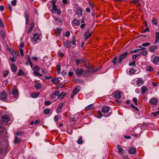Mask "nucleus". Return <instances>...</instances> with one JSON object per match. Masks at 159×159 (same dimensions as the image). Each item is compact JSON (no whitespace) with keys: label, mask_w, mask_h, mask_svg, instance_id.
I'll list each match as a JSON object with an SVG mask.
<instances>
[{"label":"nucleus","mask_w":159,"mask_h":159,"mask_svg":"<svg viewBox=\"0 0 159 159\" xmlns=\"http://www.w3.org/2000/svg\"><path fill=\"white\" fill-rule=\"evenodd\" d=\"M128 53L127 52H125L120 55L119 57V60L117 62V64H120L121 63L123 60L127 56Z\"/></svg>","instance_id":"obj_1"},{"label":"nucleus","mask_w":159,"mask_h":159,"mask_svg":"<svg viewBox=\"0 0 159 159\" xmlns=\"http://www.w3.org/2000/svg\"><path fill=\"white\" fill-rule=\"evenodd\" d=\"M40 40V35L38 33H35L33 35V37L31 40L32 42H35L36 43L37 41Z\"/></svg>","instance_id":"obj_2"},{"label":"nucleus","mask_w":159,"mask_h":159,"mask_svg":"<svg viewBox=\"0 0 159 159\" xmlns=\"http://www.w3.org/2000/svg\"><path fill=\"white\" fill-rule=\"evenodd\" d=\"M12 94L15 98H17L18 97L19 93L16 87H13L12 89Z\"/></svg>","instance_id":"obj_3"},{"label":"nucleus","mask_w":159,"mask_h":159,"mask_svg":"<svg viewBox=\"0 0 159 159\" xmlns=\"http://www.w3.org/2000/svg\"><path fill=\"white\" fill-rule=\"evenodd\" d=\"M139 48H141V50H142L140 52V54L143 56H146L148 54V52L146 50V48H142L141 46L139 47Z\"/></svg>","instance_id":"obj_4"},{"label":"nucleus","mask_w":159,"mask_h":159,"mask_svg":"<svg viewBox=\"0 0 159 159\" xmlns=\"http://www.w3.org/2000/svg\"><path fill=\"white\" fill-rule=\"evenodd\" d=\"M24 15L25 17V19L26 23L27 25L29 24V17L28 15V13L27 10H25L24 12Z\"/></svg>","instance_id":"obj_5"},{"label":"nucleus","mask_w":159,"mask_h":159,"mask_svg":"<svg viewBox=\"0 0 159 159\" xmlns=\"http://www.w3.org/2000/svg\"><path fill=\"white\" fill-rule=\"evenodd\" d=\"M59 93V91H55L54 93L50 94L49 95L51 98L53 99L55 98L57 96H58V94Z\"/></svg>","instance_id":"obj_6"},{"label":"nucleus","mask_w":159,"mask_h":159,"mask_svg":"<svg viewBox=\"0 0 159 159\" xmlns=\"http://www.w3.org/2000/svg\"><path fill=\"white\" fill-rule=\"evenodd\" d=\"M6 93L5 91H2L0 94V99L2 100L6 99Z\"/></svg>","instance_id":"obj_7"},{"label":"nucleus","mask_w":159,"mask_h":159,"mask_svg":"<svg viewBox=\"0 0 159 159\" xmlns=\"http://www.w3.org/2000/svg\"><path fill=\"white\" fill-rule=\"evenodd\" d=\"M80 86H78L75 88L73 91V93L74 95H76L80 91Z\"/></svg>","instance_id":"obj_8"},{"label":"nucleus","mask_w":159,"mask_h":159,"mask_svg":"<svg viewBox=\"0 0 159 159\" xmlns=\"http://www.w3.org/2000/svg\"><path fill=\"white\" fill-rule=\"evenodd\" d=\"M138 86H140L143 85L144 83V81L141 78H138L136 82Z\"/></svg>","instance_id":"obj_9"},{"label":"nucleus","mask_w":159,"mask_h":159,"mask_svg":"<svg viewBox=\"0 0 159 159\" xmlns=\"http://www.w3.org/2000/svg\"><path fill=\"white\" fill-rule=\"evenodd\" d=\"M34 27V24L33 22H32L30 24V27L27 31L28 34H30L32 31Z\"/></svg>","instance_id":"obj_10"},{"label":"nucleus","mask_w":159,"mask_h":159,"mask_svg":"<svg viewBox=\"0 0 159 159\" xmlns=\"http://www.w3.org/2000/svg\"><path fill=\"white\" fill-rule=\"evenodd\" d=\"M150 103L152 105H155L156 104L157 102V100L155 98H152L150 100Z\"/></svg>","instance_id":"obj_11"},{"label":"nucleus","mask_w":159,"mask_h":159,"mask_svg":"<svg viewBox=\"0 0 159 159\" xmlns=\"http://www.w3.org/2000/svg\"><path fill=\"white\" fill-rule=\"evenodd\" d=\"M109 110V107L106 106H104L102 108V111L104 113H107Z\"/></svg>","instance_id":"obj_12"},{"label":"nucleus","mask_w":159,"mask_h":159,"mask_svg":"<svg viewBox=\"0 0 159 159\" xmlns=\"http://www.w3.org/2000/svg\"><path fill=\"white\" fill-rule=\"evenodd\" d=\"M11 68L12 72H16L17 70V68L14 64L12 63L11 65Z\"/></svg>","instance_id":"obj_13"},{"label":"nucleus","mask_w":159,"mask_h":159,"mask_svg":"<svg viewBox=\"0 0 159 159\" xmlns=\"http://www.w3.org/2000/svg\"><path fill=\"white\" fill-rule=\"evenodd\" d=\"M2 120L4 122H7L9 121L10 118L7 115H5L2 117Z\"/></svg>","instance_id":"obj_14"},{"label":"nucleus","mask_w":159,"mask_h":159,"mask_svg":"<svg viewBox=\"0 0 159 159\" xmlns=\"http://www.w3.org/2000/svg\"><path fill=\"white\" fill-rule=\"evenodd\" d=\"M114 96L115 98L120 99L121 98V93L120 92H116L114 93Z\"/></svg>","instance_id":"obj_15"},{"label":"nucleus","mask_w":159,"mask_h":159,"mask_svg":"<svg viewBox=\"0 0 159 159\" xmlns=\"http://www.w3.org/2000/svg\"><path fill=\"white\" fill-rule=\"evenodd\" d=\"M66 93L62 92L58 94V98L62 99L66 96Z\"/></svg>","instance_id":"obj_16"},{"label":"nucleus","mask_w":159,"mask_h":159,"mask_svg":"<svg viewBox=\"0 0 159 159\" xmlns=\"http://www.w3.org/2000/svg\"><path fill=\"white\" fill-rule=\"evenodd\" d=\"M92 35V34L89 33V31H87L84 34V36L86 40L89 38Z\"/></svg>","instance_id":"obj_17"},{"label":"nucleus","mask_w":159,"mask_h":159,"mask_svg":"<svg viewBox=\"0 0 159 159\" xmlns=\"http://www.w3.org/2000/svg\"><path fill=\"white\" fill-rule=\"evenodd\" d=\"M64 104V103H61L59 105L56 111L57 113H60L61 111V108Z\"/></svg>","instance_id":"obj_18"},{"label":"nucleus","mask_w":159,"mask_h":159,"mask_svg":"<svg viewBox=\"0 0 159 159\" xmlns=\"http://www.w3.org/2000/svg\"><path fill=\"white\" fill-rule=\"evenodd\" d=\"M152 62L155 64H158L159 63V58L158 56H155L152 60Z\"/></svg>","instance_id":"obj_19"},{"label":"nucleus","mask_w":159,"mask_h":159,"mask_svg":"<svg viewBox=\"0 0 159 159\" xmlns=\"http://www.w3.org/2000/svg\"><path fill=\"white\" fill-rule=\"evenodd\" d=\"M117 148L118 150V152L120 154H123L124 153L123 149L121 148L120 145H117Z\"/></svg>","instance_id":"obj_20"},{"label":"nucleus","mask_w":159,"mask_h":159,"mask_svg":"<svg viewBox=\"0 0 159 159\" xmlns=\"http://www.w3.org/2000/svg\"><path fill=\"white\" fill-rule=\"evenodd\" d=\"M83 71V70L82 69L80 68H78L75 70V73L78 75H80L82 74Z\"/></svg>","instance_id":"obj_21"},{"label":"nucleus","mask_w":159,"mask_h":159,"mask_svg":"<svg viewBox=\"0 0 159 159\" xmlns=\"http://www.w3.org/2000/svg\"><path fill=\"white\" fill-rule=\"evenodd\" d=\"M64 46L69 48L71 46V43L69 41H66L63 43Z\"/></svg>","instance_id":"obj_22"},{"label":"nucleus","mask_w":159,"mask_h":159,"mask_svg":"<svg viewBox=\"0 0 159 159\" xmlns=\"http://www.w3.org/2000/svg\"><path fill=\"white\" fill-rule=\"evenodd\" d=\"M75 11L78 15L81 16L82 15V11L80 7L77 8L75 10Z\"/></svg>","instance_id":"obj_23"},{"label":"nucleus","mask_w":159,"mask_h":159,"mask_svg":"<svg viewBox=\"0 0 159 159\" xmlns=\"http://www.w3.org/2000/svg\"><path fill=\"white\" fill-rule=\"evenodd\" d=\"M129 152L131 154H134L136 152V149L134 148H131L129 150Z\"/></svg>","instance_id":"obj_24"},{"label":"nucleus","mask_w":159,"mask_h":159,"mask_svg":"<svg viewBox=\"0 0 159 159\" xmlns=\"http://www.w3.org/2000/svg\"><path fill=\"white\" fill-rule=\"evenodd\" d=\"M52 8L51 10V11L52 13H54L57 11V8L56 5H52Z\"/></svg>","instance_id":"obj_25"},{"label":"nucleus","mask_w":159,"mask_h":159,"mask_svg":"<svg viewBox=\"0 0 159 159\" xmlns=\"http://www.w3.org/2000/svg\"><path fill=\"white\" fill-rule=\"evenodd\" d=\"M73 24L76 26L79 25L80 24V21L78 20L74 19L72 22V25Z\"/></svg>","instance_id":"obj_26"},{"label":"nucleus","mask_w":159,"mask_h":159,"mask_svg":"<svg viewBox=\"0 0 159 159\" xmlns=\"http://www.w3.org/2000/svg\"><path fill=\"white\" fill-rule=\"evenodd\" d=\"M94 107V106L93 105V104H91L87 106L85 108V109L87 110H90L93 108Z\"/></svg>","instance_id":"obj_27"},{"label":"nucleus","mask_w":159,"mask_h":159,"mask_svg":"<svg viewBox=\"0 0 159 159\" xmlns=\"http://www.w3.org/2000/svg\"><path fill=\"white\" fill-rule=\"evenodd\" d=\"M21 141V139H19L16 136L15 138V139L14 142V143L16 144L20 143V142Z\"/></svg>","instance_id":"obj_28"},{"label":"nucleus","mask_w":159,"mask_h":159,"mask_svg":"<svg viewBox=\"0 0 159 159\" xmlns=\"http://www.w3.org/2000/svg\"><path fill=\"white\" fill-rule=\"evenodd\" d=\"M26 58H27V59L29 63L30 64V66L32 67L33 66L32 65V63L30 60V57L29 55H26Z\"/></svg>","instance_id":"obj_29"},{"label":"nucleus","mask_w":159,"mask_h":159,"mask_svg":"<svg viewBox=\"0 0 159 159\" xmlns=\"http://www.w3.org/2000/svg\"><path fill=\"white\" fill-rule=\"evenodd\" d=\"M148 89L146 86H143L141 88V91L142 93L144 94L147 90Z\"/></svg>","instance_id":"obj_30"},{"label":"nucleus","mask_w":159,"mask_h":159,"mask_svg":"<svg viewBox=\"0 0 159 159\" xmlns=\"http://www.w3.org/2000/svg\"><path fill=\"white\" fill-rule=\"evenodd\" d=\"M39 94V92H35L31 94V96L32 98H35L37 97Z\"/></svg>","instance_id":"obj_31"},{"label":"nucleus","mask_w":159,"mask_h":159,"mask_svg":"<svg viewBox=\"0 0 159 159\" xmlns=\"http://www.w3.org/2000/svg\"><path fill=\"white\" fill-rule=\"evenodd\" d=\"M157 49V46H153L149 48L150 51L152 52H153Z\"/></svg>","instance_id":"obj_32"},{"label":"nucleus","mask_w":159,"mask_h":159,"mask_svg":"<svg viewBox=\"0 0 159 159\" xmlns=\"http://www.w3.org/2000/svg\"><path fill=\"white\" fill-rule=\"evenodd\" d=\"M51 82L52 83L54 84H57L58 83L59 81L57 79V78H53L51 80Z\"/></svg>","instance_id":"obj_33"},{"label":"nucleus","mask_w":159,"mask_h":159,"mask_svg":"<svg viewBox=\"0 0 159 159\" xmlns=\"http://www.w3.org/2000/svg\"><path fill=\"white\" fill-rule=\"evenodd\" d=\"M156 40L154 43L155 44H156V43L157 42H159V32H156Z\"/></svg>","instance_id":"obj_34"},{"label":"nucleus","mask_w":159,"mask_h":159,"mask_svg":"<svg viewBox=\"0 0 159 159\" xmlns=\"http://www.w3.org/2000/svg\"><path fill=\"white\" fill-rule=\"evenodd\" d=\"M76 61L77 65H79L80 64L84 62L83 60L81 59H77L76 60Z\"/></svg>","instance_id":"obj_35"},{"label":"nucleus","mask_w":159,"mask_h":159,"mask_svg":"<svg viewBox=\"0 0 159 159\" xmlns=\"http://www.w3.org/2000/svg\"><path fill=\"white\" fill-rule=\"evenodd\" d=\"M83 141L82 140V137L80 136L77 141V143L79 144H81L83 143Z\"/></svg>","instance_id":"obj_36"},{"label":"nucleus","mask_w":159,"mask_h":159,"mask_svg":"<svg viewBox=\"0 0 159 159\" xmlns=\"http://www.w3.org/2000/svg\"><path fill=\"white\" fill-rule=\"evenodd\" d=\"M35 87L37 89H39L42 87V85L40 83H38L35 84Z\"/></svg>","instance_id":"obj_37"},{"label":"nucleus","mask_w":159,"mask_h":159,"mask_svg":"<svg viewBox=\"0 0 159 159\" xmlns=\"http://www.w3.org/2000/svg\"><path fill=\"white\" fill-rule=\"evenodd\" d=\"M57 30L56 33H57V35L59 36L61 32L62 31V29L61 28H57Z\"/></svg>","instance_id":"obj_38"},{"label":"nucleus","mask_w":159,"mask_h":159,"mask_svg":"<svg viewBox=\"0 0 159 159\" xmlns=\"http://www.w3.org/2000/svg\"><path fill=\"white\" fill-rule=\"evenodd\" d=\"M146 70L147 71H148L149 72H152L153 70V69L151 66H148L146 68Z\"/></svg>","instance_id":"obj_39"},{"label":"nucleus","mask_w":159,"mask_h":159,"mask_svg":"<svg viewBox=\"0 0 159 159\" xmlns=\"http://www.w3.org/2000/svg\"><path fill=\"white\" fill-rule=\"evenodd\" d=\"M24 75V72L22 70H19L18 73V75L19 76L23 75Z\"/></svg>","instance_id":"obj_40"},{"label":"nucleus","mask_w":159,"mask_h":159,"mask_svg":"<svg viewBox=\"0 0 159 159\" xmlns=\"http://www.w3.org/2000/svg\"><path fill=\"white\" fill-rule=\"evenodd\" d=\"M43 112L45 114H48L50 113V110L48 108L45 109L43 111Z\"/></svg>","instance_id":"obj_41"},{"label":"nucleus","mask_w":159,"mask_h":159,"mask_svg":"<svg viewBox=\"0 0 159 159\" xmlns=\"http://www.w3.org/2000/svg\"><path fill=\"white\" fill-rule=\"evenodd\" d=\"M38 71H34V74L37 75L39 76H42V75L39 72H38Z\"/></svg>","instance_id":"obj_42"},{"label":"nucleus","mask_w":159,"mask_h":159,"mask_svg":"<svg viewBox=\"0 0 159 159\" xmlns=\"http://www.w3.org/2000/svg\"><path fill=\"white\" fill-rule=\"evenodd\" d=\"M117 60V58L116 56L114 57L113 59L112 62L113 63L114 65H115L116 63V61Z\"/></svg>","instance_id":"obj_43"},{"label":"nucleus","mask_w":159,"mask_h":159,"mask_svg":"<svg viewBox=\"0 0 159 159\" xmlns=\"http://www.w3.org/2000/svg\"><path fill=\"white\" fill-rule=\"evenodd\" d=\"M140 56L139 54H137L136 55H133L132 56V59L133 60H134L136 59V58Z\"/></svg>","instance_id":"obj_44"},{"label":"nucleus","mask_w":159,"mask_h":159,"mask_svg":"<svg viewBox=\"0 0 159 159\" xmlns=\"http://www.w3.org/2000/svg\"><path fill=\"white\" fill-rule=\"evenodd\" d=\"M40 69L39 67L38 66H35L34 67L33 69L34 71H39Z\"/></svg>","instance_id":"obj_45"},{"label":"nucleus","mask_w":159,"mask_h":159,"mask_svg":"<svg viewBox=\"0 0 159 159\" xmlns=\"http://www.w3.org/2000/svg\"><path fill=\"white\" fill-rule=\"evenodd\" d=\"M152 22L153 24L155 25H156L157 24V21L154 18H153Z\"/></svg>","instance_id":"obj_46"},{"label":"nucleus","mask_w":159,"mask_h":159,"mask_svg":"<svg viewBox=\"0 0 159 159\" xmlns=\"http://www.w3.org/2000/svg\"><path fill=\"white\" fill-rule=\"evenodd\" d=\"M10 59L12 62H15L16 60V57H10Z\"/></svg>","instance_id":"obj_47"},{"label":"nucleus","mask_w":159,"mask_h":159,"mask_svg":"<svg viewBox=\"0 0 159 159\" xmlns=\"http://www.w3.org/2000/svg\"><path fill=\"white\" fill-rule=\"evenodd\" d=\"M135 70L133 68H131L130 69L129 72L130 74H132L135 72Z\"/></svg>","instance_id":"obj_48"},{"label":"nucleus","mask_w":159,"mask_h":159,"mask_svg":"<svg viewBox=\"0 0 159 159\" xmlns=\"http://www.w3.org/2000/svg\"><path fill=\"white\" fill-rule=\"evenodd\" d=\"M17 3V1L16 0H14L11 1V5L13 6H15Z\"/></svg>","instance_id":"obj_49"},{"label":"nucleus","mask_w":159,"mask_h":159,"mask_svg":"<svg viewBox=\"0 0 159 159\" xmlns=\"http://www.w3.org/2000/svg\"><path fill=\"white\" fill-rule=\"evenodd\" d=\"M0 36L3 38H4L5 37L4 34L2 30H1L0 31Z\"/></svg>","instance_id":"obj_50"},{"label":"nucleus","mask_w":159,"mask_h":159,"mask_svg":"<svg viewBox=\"0 0 159 159\" xmlns=\"http://www.w3.org/2000/svg\"><path fill=\"white\" fill-rule=\"evenodd\" d=\"M132 100L134 102V103L135 105H137V99L136 98H133Z\"/></svg>","instance_id":"obj_51"},{"label":"nucleus","mask_w":159,"mask_h":159,"mask_svg":"<svg viewBox=\"0 0 159 159\" xmlns=\"http://www.w3.org/2000/svg\"><path fill=\"white\" fill-rule=\"evenodd\" d=\"M131 107L136 111H138L139 110V109H138V108L137 107L135 106L133 104H131Z\"/></svg>","instance_id":"obj_52"},{"label":"nucleus","mask_w":159,"mask_h":159,"mask_svg":"<svg viewBox=\"0 0 159 159\" xmlns=\"http://www.w3.org/2000/svg\"><path fill=\"white\" fill-rule=\"evenodd\" d=\"M98 118H101L102 116L101 112L100 111H98Z\"/></svg>","instance_id":"obj_53"},{"label":"nucleus","mask_w":159,"mask_h":159,"mask_svg":"<svg viewBox=\"0 0 159 159\" xmlns=\"http://www.w3.org/2000/svg\"><path fill=\"white\" fill-rule=\"evenodd\" d=\"M129 65L130 66H135L136 65L135 61H132L130 63H129Z\"/></svg>","instance_id":"obj_54"},{"label":"nucleus","mask_w":159,"mask_h":159,"mask_svg":"<svg viewBox=\"0 0 159 159\" xmlns=\"http://www.w3.org/2000/svg\"><path fill=\"white\" fill-rule=\"evenodd\" d=\"M45 104L46 106H48L51 104V102L49 101H47L45 102Z\"/></svg>","instance_id":"obj_55"},{"label":"nucleus","mask_w":159,"mask_h":159,"mask_svg":"<svg viewBox=\"0 0 159 159\" xmlns=\"http://www.w3.org/2000/svg\"><path fill=\"white\" fill-rule=\"evenodd\" d=\"M150 45V43H143L142 44V46H143L147 47Z\"/></svg>","instance_id":"obj_56"},{"label":"nucleus","mask_w":159,"mask_h":159,"mask_svg":"<svg viewBox=\"0 0 159 159\" xmlns=\"http://www.w3.org/2000/svg\"><path fill=\"white\" fill-rule=\"evenodd\" d=\"M19 51H20V53L21 54V55L22 56H23L24 55V53H23V52L22 48H19Z\"/></svg>","instance_id":"obj_57"},{"label":"nucleus","mask_w":159,"mask_h":159,"mask_svg":"<svg viewBox=\"0 0 159 159\" xmlns=\"http://www.w3.org/2000/svg\"><path fill=\"white\" fill-rule=\"evenodd\" d=\"M70 32L69 31H66L65 33L64 34L65 36L66 37H69L70 36Z\"/></svg>","instance_id":"obj_58"},{"label":"nucleus","mask_w":159,"mask_h":159,"mask_svg":"<svg viewBox=\"0 0 159 159\" xmlns=\"http://www.w3.org/2000/svg\"><path fill=\"white\" fill-rule=\"evenodd\" d=\"M71 44L73 45H76V43L75 42V40L73 39L72 40L71 43Z\"/></svg>","instance_id":"obj_59"},{"label":"nucleus","mask_w":159,"mask_h":159,"mask_svg":"<svg viewBox=\"0 0 159 159\" xmlns=\"http://www.w3.org/2000/svg\"><path fill=\"white\" fill-rule=\"evenodd\" d=\"M8 73V71H5L3 74V76L4 77H6Z\"/></svg>","instance_id":"obj_60"},{"label":"nucleus","mask_w":159,"mask_h":159,"mask_svg":"<svg viewBox=\"0 0 159 159\" xmlns=\"http://www.w3.org/2000/svg\"><path fill=\"white\" fill-rule=\"evenodd\" d=\"M140 50H141V48L135 49L133 51V52H134V53H135L137 52H138Z\"/></svg>","instance_id":"obj_61"},{"label":"nucleus","mask_w":159,"mask_h":159,"mask_svg":"<svg viewBox=\"0 0 159 159\" xmlns=\"http://www.w3.org/2000/svg\"><path fill=\"white\" fill-rule=\"evenodd\" d=\"M4 25L3 22L0 19V27H3Z\"/></svg>","instance_id":"obj_62"},{"label":"nucleus","mask_w":159,"mask_h":159,"mask_svg":"<svg viewBox=\"0 0 159 159\" xmlns=\"http://www.w3.org/2000/svg\"><path fill=\"white\" fill-rule=\"evenodd\" d=\"M54 121L57 122L58 120V118L57 116H55L54 117Z\"/></svg>","instance_id":"obj_63"},{"label":"nucleus","mask_w":159,"mask_h":159,"mask_svg":"<svg viewBox=\"0 0 159 159\" xmlns=\"http://www.w3.org/2000/svg\"><path fill=\"white\" fill-rule=\"evenodd\" d=\"M23 133L21 131H19L18 132L16 133V135L17 136L18 135H21Z\"/></svg>","instance_id":"obj_64"}]
</instances>
